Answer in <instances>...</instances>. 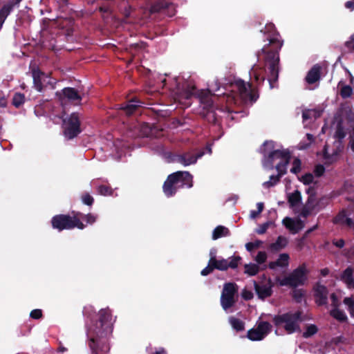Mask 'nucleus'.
Here are the masks:
<instances>
[{
	"mask_svg": "<svg viewBox=\"0 0 354 354\" xmlns=\"http://www.w3.org/2000/svg\"><path fill=\"white\" fill-rule=\"evenodd\" d=\"M304 294L301 289H295L292 291V298L297 303H301L304 300Z\"/></svg>",
	"mask_w": 354,
	"mask_h": 354,
	"instance_id": "obj_45",
	"label": "nucleus"
},
{
	"mask_svg": "<svg viewBox=\"0 0 354 354\" xmlns=\"http://www.w3.org/2000/svg\"><path fill=\"white\" fill-rule=\"evenodd\" d=\"M307 194L308 195L306 205H311L313 204V203L315 201V196H316V189L314 186H310L306 191Z\"/></svg>",
	"mask_w": 354,
	"mask_h": 354,
	"instance_id": "obj_38",
	"label": "nucleus"
},
{
	"mask_svg": "<svg viewBox=\"0 0 354 354\" xmlns=\"http://www.w3.org/2000/svg\"><path fill=\"white\" fill-rule=\"evenodd\" d=\"M345 7L351 10H354V1H348L345 3Z\"/></svg>",
	"mask_w": 354,
	"mask_h": 354,
	"instance_id": "obj_63",
	"label": "nucleus"
},
{
	"mask_svg": "<svg viewBox=\"0 0 354 354\" xmlns=\"http://www.w3.org/2000/svg\"><path fill=\"white\" fill-rule=\"evenodd\" d=\"M283 175H285L284 171L283 172H281L280 174V175L277 174V175H272V176H270V180L268 181H266V182H264L263 183V187L269 189L271 187H273V186L276 185L280 181L281 178Z\"/></svg>",
	"mask_w": 354,
	"mask_h": 354,
	"instance_id": "obj_29",
	"label": "nucleus"
},
{
	"mask_svg": "<svg viewBox=\"0 0 354 354\" xmlns=\"http://www.w3.org/2000/svg\"><path fill=\"white\" fill-rule=\"evenodd\" d=\"M43 316V313L41 309H34L30 313V317L34 319H39Z\"/></svg>",
	"mask_w": 354,
	"mask_h": 354,
	"instance_id": "obj_53",
	"label": "nucleus"
},
{
	"mask_svg": "<svg viewBox=\"0 0 354 354\" xmlns=\"http://www.w3.org/2000/svg\"><path fill=\"white\" fill-rule=\"evenodd\" d=\"M301 313L297 311L295 313H286L275 315L273 317V324L278 328H284L287 332H295L298 328V323L301 322Z\"/></svg>",
	"mask_w": 354,
	"mask_h": 354,
	"instance_id": "obj_8",
	"label": "nucleus"
},
{
	"mask_svg": "<svg viewBox=\"0 0 354 354\" xmlns=\"http://www.w3.org/2000/svg\"><path fill=\"white\" fill-rule=\"evenodd\" d=\"M328 290L326 286L321 284L319 282L316 283L313 286V296L316 304L322 306L328 304Z\"/></svg>",
	"mask_w": 354,
	"mask_h": 354,
	"instance_id": "obj_13",
	"label": "nucleus"
},
{
	"mask_svg": "<svg viewBox=\"0 0 354 354\" xmlns=\"http://www.w3.org/2000/svg\"><path fill=\"white\" fill-rule=\"evenodd\" d=\"M263 71H262V69L259 68L253 70L252 73L250 75L251 76H253L254 81L258 85H260L262 83H263L265 80V76L263 75Z\"/></svg>",
	"mask_w": 354,
	"mask_h": 354,
	"instance_id": "obj_36",
	"label": "nucleus"
},
{
	"mask_svg": "<svg viewBox=\"0 0 354 354\" xmlns=\"http://www.w3.org/2000/svg\"><path fill=\"white\" fill-rule=\"evenodd\" d=\"M25 102V96L21 93H16L12 98V104L16 108L20 107Z\"/></svg>",
	"mask_w": 354,
	"mask_h": 354,
	"instance_id": "obj_39",
	"label": "nucleus"
},
{
	"mask_svg": "<svg viewBox=\"0 0 354 354\" xmlns=\"http://www.w3.org/2000/svg\"><path fill=\"white\" fill-rule=\"evenodd\" d=\"M290 159L285 158L280 161L276 166L275 169H277L278 174L280 175L281 172L284 171L285 174L287 173L286 167L289 164Z\"/></svg>",
	"mask_w": 354,
	"mask_h": 354,
	"instance_id": "obj_41",
	"label": "nucleus"
},
{
	"mask_svg": "<svg viewBox=\"0 0 354 354\" xmlns=\"http://www.w3.org/2000/svg\"><path fill=\"white\" fill-rule=\"evenodd\" d=\"M314 179L313 175L310 173H307L301 176L300 180L304 184V185H310L313 183Z\"/></svg>",
	"mask_w": 354,
	"mask_h": 354,
	"instance_id": "obj_49",
	"label": "nucleus"
},
{
	"mask_svg": "<svg viewBox=\"0 0 354 354\" xmlns=\"http://www.w3.org/2000/svg\"><path fill=\"white\" fill-rule=\"evenodd\" d=\"M196 96L200 103L202 110L200 115L207 120L209 123L214 124H217L218 118L214 111V102L212 100V93L209 89L207 90H197L196 86H192L188 88L187 92V98L191 96Z\"/></svg>",
	"mask_w": 354,
	"mask_h": 354,
	"instance_id": "obj_3",
	"label": "nucleus"
},
{
	"mask_svg": "<svg viewBox=\"0 0 354 354\" xmlns=\"http://www.w3.org/2000/svg\"><path fill=\"white\" fill-rule=\"evenodd\" d=\"M266 259H267V254L264 251L259 252L255 257V261L259 264H262V263H265Z\"/></svg>",
	"mask_w": 354,
	"mask_h": 354,
	"instance_id": "obj_48",
	"label": "nucleus"
},
{
	"mask_svg": "<svg viewBox=\"0 0 354 354\" xmlns=\"http://www.w3.org/2000/svg\"><path fill=\"white\" fill-rule=\"evenodd\" d=\"M330 272V270L328 268H323L320 270V274H322V276L323 277H326L327 276Z\"/></svg>",
	"mask_w": 354,
	"mask_h": 354,
	"instance_id": "obj_64",
	"label": "nucleus"
},
{
	"mask_svg": "<svg viewBox=\"0 0 354 354\" xmlns=\"http://www.w3.org/2000/svg\"><path fill=\"white\" fill-rule=\"evenodd\" d=\"M263 148L261 149L262 153H264L263 165L265 167L272 169L274 168V162L276 159H287L291 158V155L288 149L274 150V142L272 140H266L263 144Z\"/></svg>",
	"mask_w": 354,
	"mask_h": 354,
	"instance_id": "obj_6",
	"label": "nucleus"
},
{
	"mask_svg": "<svg viewBox=\"0 0 354 354\" xmlns=\"http://www.w3.org/2000/svg\"><path fill=\"white\" fill-rule=\"evenodd\" d=\"M89 310L93 311V308L85 307L83 310L84 315L89 319L86 323L87 332H113L117 317H113L112 310L109 307L98 311L97 319H93L91 315H87Z\"/></svg>",
	"mask_w": 354,
	"mask_h": 354,
	"instance_id": "obj_2",
	"label": "nucleus"
},
{
	"mask_svg": "<svg viewBox=\"0 0 354 354\" xmlns=\"http://www.w3.org/2000/svg\"><path fill=\"white\" fill-rule=\"evenodd\" d=\"M340 279L346 284L348 288L354 289L353 269L352 267H347L342 273Z\"/></svg>",
	"mask_w": 354,
	"mask_h": 354,
	"instance_id": "obj_22",
	"label": "nucleus"
},
{
	"mask_svg": "<svg viewBox=\"0 0 354 354\" xmlns=\"http://www.w3.org/2000/svg\"><path fill=\"white\" fill-rule=\"evenodd\" d=\"M204 153V151L194 152L192 151H188L182 153L174 154L172 160L184 166H189L195 164L198 159L201 158Z\"/></svg>",
	"mask_w": 354,
	"mask_h": 354,
	"instance_id": "obj_11",
	"label": "nucleus"
},
{
	"mask_svg": "<svg viewBox=\"0 0 354 354\" xmlns=\"http://www.w3.org/2000/svg\"><path fill=\"white\" fill-rule=\"evenodd\" d=\"M229 322L232 328L237 332L242 331L245 329V323L239 318L230 317Z\"/></svg>",
	"mask_w": 354,
	"mask_h": 354,
	"instance_id": "obj_28",
	"label": "nucleus"
},
{
	"mask_svg": "<svg viewBox=\"0 0 354 354\" xmlns=\"http://www.w3.org/2000/svg\"><path fill=\"white\" fill-rule=\"evenodd\" d=\"M209 260L212 263L214 270L216 269L221 271H225L227 270V259H217L216 257H212L211 258H209Z\"/></svg>",
	"mask_w": 354,
	"mask_h": 354,
	"instance_id": "obj_25",
	"label": "nucleus"
},
{
	"mask_svg": "<svg viewBox=\"0 0 354 354\" xmlns=\"http://www.w3.org/2000/svg\"><path fill=\"white\" fill-rule=\"evenodd\" d=\"M289 255L286 253L281 254L279 258L274 261H270L268 268L271 270L275 269L277 267H286L288 266Z\"/></svg>",
	"mask_w": 354,
	"mask_h": 354,
	"instance_id": "obj_23",
	"label": "nucleus"
},
{
	"mask_svg": "<svg viewBox=\"0 0 354 354\" xmlns=\"http://www.w3.org/2000/svg\"><path fill=\"white\" fill-rule=\"evenodd\" d=\"M140 131L143 137H158L160 135L162 129L155 124L143 123L140 126Z\"/></svg>",
	"mask_w": 354,
	"mask_h": 354,
	"instance_id": "obj_18",
	"label": "nucleus"
},
{
	"mask_svg": "<svg viewBox=\"0 0 354 354\" xmlns=\"http://www.w3.org/2000/svg\"><path fill=\"white\" fill-rule=\"evenodd\" d=\"M241 297L243 299L248 301L253 298V292L246 288H244L241 292Z\"/></svg>",
	"mask_w": 354,
	"mask_h": 354,
	"instance_id": "obj_55",
	"label": "nucleus"
},
{
	"mask_svg": "<svg viewBox=\"0 0 354 354\" xmlns=\"http://www.w3.org/2000/svg\"><path fill=\"white\" fill-rule=\"evenodd\" d=\"M347 218L346 210H341L333 219V223L335 225H344L345 219Z\"/></svg>",
	"mask_w": 354,
	"mask_h": 354,
	"instance_id": "obj_35",
	"label": "nucleus"
},
{
	"mask_svg": "<svg viewBox=\"0 0 354 354\" xmlns=\"http://www.w3.org/2000/svg\"><path fill=\"white\" fill-rule=\"evenodd\" d=\"M272 325L268 322H260L256 329L251 328L247 332H270L272 330Z\"/></svg>",
	"mask_w": 354,
	"mask_h": 354,
	"instance_id": "obj_32",
	"label": "nucleus"
},
{
	"mask_svg": "<svg viewBox=\"0 0 354 354\" xmlns=\"http://www.w3.org/2000/svg\"><path fill=\"white\" fill-rule=\"evenodd\" d=\"M81 122L80 115L73 112L63 120L64 135L68 139L72 140L77 137L81 132Z\"/></svg>",
	"mask_w": 354,
	"mask_h": 354,
	"instance_id": "obj_9",
	"label": "nucleus"
},
{
	"mask_svg": "<svg viewBox=\"0 0 354 354\" xmlns=\"http://www.w3.org/2000/svg\"><path fill=\"white\" fill-rule=\"evenodd\" d=\"M241 258L239 256L237 257H233L230 261H228L227 260V269L229 268H232V269H235L238 267V265H239V262L241 261Z\"/></svg>",
	"mask_w": 354,
	"mask_h": 354,
	"instance_id": "obj_46",
	"label": "nucleus"
},
{
	"mask_svg": "<svg viewBox=\"0 0 354 354\" xmlns=\"http://www.w3.org/2000/svg\"><path fill=\"white\" fill-rule=\"evenodd\" d=\"M346 133L344 130L342 120H340L337 123L335 133V138H337L339 141H341L346 137Z\"/></svg>",
	"mask_w": 354,
	"mask_h": 354,
	"instance_id": "obj_31",
	"label": "nucleus"
},
{
	"mask_svg": "<svg viewBox=\"0 0 354 354\" xmlns=\"http://www.w3.org/2000/svg\"><path fill=\"white\" fill-rule=\"evenodd\" d=\"M308 272L306 264L303 263L293 270L288 276L283 279L277 277L276 281L280 286H289L296 288L298 286L304 285L308 279Z\"/></svg>",
	"mask_w": 354,
	"mask_h": 354,
	"instance_id": "obj_7",
	"label": "nucleus"
},
{
	"mask_svg": "<svg viewBox=\"0 0 354 354\" xmlns=\"http://www.w3.org/2000/svg\"><path fill=\"white\" fill-rule=\"evenodd\" d=\"M325 172V167L322 165H317L314 169L315 175L317 177H321Z\"/></svg>",
	"mask_w": 354,
	"mask_h": 354,
	"instance_id": "obj_54",
	"label": "nucleus"
},
{
	"mask_svg": "<svg viewBox=\"0 0 354 354\" xmlns=\"http://www.w3.org/2000/svg\"><path fill=\"white\" fill-rule=\"evenodd\" d=\"M338 86H341L339 94L343 99L350 97L353 94V88L349 85H344L343 82L340 81Z\"/></svg>",
	"mask_w": 354,
	"mask_h": 354,
	"instance_id": "obj_30",
	"label": "nucleus"
},
{
	"mask_svg": "<svg viewBox=\"0 0 354 354\" xmlns=\"http://www.w3.org/2000/svg\"><path fill=\"white\" fill-rule=\"evenodd\" d=\"M352 317H354V300L351 297H345L343 301Z\"/></svg>",
	"mask_w": 354,
	"mask_h": 354,
	"instance_id": "obj_42",
	"label": "nucleus"
},
{
	"mask_svg": "<svg viewBox=\"0 0 354 354\" xmlns=\"http://www.w3.org/2000/svg\"><path fill=\"white\" fill-rule=\"evenodd\" d=\"M261 244V241L259 240L254 242H248L245 244V248L248 251L252 252L254 249L259 248Z\"/></svg>",
	"mask_w": 354,
	"mask_h": 354,
	"instance_id": "obj_47",
	"label": "nucleus"
},
{
	"mask_svg": "<svg viewBox=\"0 0 354 354\" xmlns=\"http://www.w3.org/2000/svg\"><path fill=\"white\" fill-rule=\"evenodd\" d=\"M268 226H269V223H265L259 226V227L257 229V232L259 234H264L267 231V230L268 228Z\"/></svg>",
	"mask_w": 354,
	"mask_h": 354,
	"instance_id": "obj_57",
	"label": "nucleus"
},
{
	"mask_svg": "<svg viewBox=\"0 0 354 354\" xmlns=\"http://www.w3.org/2000/svg\"><path fill=\"white\" fill-rule=\"evenodd\" d=\"M330 315L341 322H345L347 319V317L345 313L339 310L338 308H335L331 310Z\"/></svg>",
	"mask_w": 354,
	"mask_h": 354,
	"instance_id": "obj_33",
	"label": "nucleus"
},
{
	"mask_svg": "<svg viewBox=\"0 0 354 354\" xmlns=\"http://www.w3.org/2000/svg\"><path fill=\"white\" fill-rule=\"evenodd\" d=\"M80 216H81V212L74 210L68 214H56L52 217L50 221L52 227L59 232L74 228L84 230L86 227V224L80 220Z\"/></svg>",
	"mask_w": 354,
	"mask_h": 354,
	"instance_id": "obj_5",
	"label": "nucleus"
},
{
	"mask_svg": "<svg viewBox=\"0 0 354 354\" xmlns=\"http://www.w3.org/2000/svg\"><path fill=\"white\" fill-rule=\"evenodd\" d=\"M322 67L319 64H315L307 73L305 80L308 84H313L321 79Z\"/></svg>",
	"mask_w": 354,
	"mask_h": 354,
	"instance_id": "obj_20",
	"label": "nucleus"
},
{
	"mask_svg": "<svg viewBox=\"0 0 354 354\" xmlns=\"http://www.w3.org/2000/svg\"><path fill=\"white\" fill-rule=\"evenodd\" d=\"M81 200L82 202L87 206H92L94 203L93 197L88 192L82 194Z\"/></svg>",
	"mask_w": 354,
	"mask_h": 354,
	"instance_id": "obj_43",
	"label": "nucleus"
},
{
	"mask_svg": "<svg viewBox=\"0 0 354 354\" xmlns=\"http://www.w3.org/2000/svg\"><path fill=\"white\" fill-rule=\"evenodd\" d=\"M32 75L35 88L39 92H41L43 90V81H45V77H48L47 75L38 68L32 69Z\"/></svg>",
	"mask_w": 354,
	"mask_h": 354,
	"instance_id": "obj_19",
	"label": "nucleus"
},
{
	"mask_svg": "<svg viewBox=\"0 0 354 354\" xmlns=\"http://www.w3.org/2000/svg\"><path fill=\"white\" fill-rule=\"evenodd\" d=\"M266 333H247L246 337L252 341L261 340L264 338Z\"/></svg>",
	"mask_w": 354,
	"mask_h": 354,
	"instance_id": "obj_50",
	"label": "nucleus"
},
{
	"mask_svg": "<svg viewBox=\"0 0 354 354\" xmlns=\"http://www.w3.org/2000/svg\"><path fill=\"white\" fill-rule=\"evenodd\" d=\"M273 286L274 284L270 278L266 280L265 283L262 284H259L254 281L255 291L259 298L261 299H264L272 295Z\"/></svg>",
	"mask_w": 354,
	"mask_h": 354,
	"instance_id": "obj_16",
	"label": "nucleus"
},
{
	"mask_svg": "<svg viewBox=\"0 0 354 354\" xmlns=\"http://www.w3.org/2000/svg\"><path fill=\"white\" fill-rule=\"evenodd\" d=\"M97 192L99 194L104 196H112L113 189L110 185H100L97 187Z\"/></svg>",
	"mask_w": 354,
	"mask_h": 354,
	"instance_id": "obj_34",
	"label": "nucleus"
},
{
	"mask_svg": "<svg viewBox=\"0 0 354 354\" xmlns=\"http://www.w3.org/2000/svg\"><path fill=\"white\" fill-rule=\"evenodd\" d=\"M259 271V266L254 263L245 265V273L250 276L256 275Z\"/></svg>",
	"mask_w": 354,
	"mask_h": 354,
	"instance_id": "obj_37",
	"label": "nucleus"
},
{
	"mask_svg": "<svg viewBox=\"0 0 354 354\" xmlns=\"http://www.w3.org/2000/svg\"><path fill=\"white\" fill-rule=\"evenodd\" d=\"M235 85L242 98L245 100L249 99L252 102L257 100L259 95L254 93L252 91L248 89V88H251V84L248 83L247 86L243 80H239L235 82Z\"/></svg>",
	"mask_w": 354,
	"mask_h": 354,
	"instance_id": "obj_15",
	"label": "nucleus"
},
{
	"mask_svg": "<svg viewBox=\"0 0 354 354\" xmlns=\"http://www.w3.org/2000/svg\"><path fill=\"white\" fill-rule=\"evenodd\" d=\"M345 46L348 49V50L354 52V41L351 39L346 41Z\"/></svg>",
	"mask_w": 354,
	"mask_h": 354,
	"instance_id": "obj_60",
	"label": "nucleus"
},
{
	"mask_svg": "<svg viewBox=\"0 0 354 354\" xmlns=\"http://www.w3.org/2000/svg\"><path fill=\"white\" fill-rule=\"evenodd\" d=\"M311 206L312 205H307L306 204V206L303 207V208L301 209L300 215L304 218H307L310 215L312 209H313V207Z\"/></svg>",
	"mask_w": 354,
	"mask_h": 354,
	"instance_id": "obj_52",
	"label": "nucleus"
},
{
	"mask_svg": "<svg viewBox=\"0 0 354 354\" xmlns=\"http://www.w3.org/2000/svg\"><path fill=\"white\" fill-rule=\"evenodd\" d=\"M214 268H213L212 263L210 260L208 261L207 266L201 270V274L203 276H207L212 273L214 271Z\"/></svg>",
	"mask_w": 354,
	"mask_h": 354,
	"instance_id": "obj_51",
	"label": "nucleus"
},
{
	"mask_svg": "<svg viewBox=\"0 0 354 354\" xmlns=\"http://www.w3.org/2000/svg\"><path fill=\"white\" fill-rule=\"evenodd\" d=\"M330 299L332 301L331 305L333 306V308H338L340 304L338 297L335 293H332L330 295Z\"/></svg>",
	"mask_w": 354,
	"mask_h": 354,
	"instance_id": "obj_56",
	"label": "nucleus"
},
{
	"mask_svg": "<svg viewBox=\"0 0 354 354\" xmlns=\"http://www.w3.org/2000/svg\"><path fill=\"white\" fill-rule=\"evenodd\" d=\"M142 102L139 100L138 98L134 97L130 100H128L124 104L120 105V109L124 112L127 116H130L136 113L139 109L142 106Z\"/></svg>",
	"mask_w": 354,
	"mask_h": 354,
	"instance_id": "obj_17",
	"label": "nucleus"
},
{
	"mask_svg": "<svg viewBox=\"0 0 354 354\" xmlns=\"http://www.w3.org/2000/svg\"><path fill=\"white\" fill-rule=\"evenodd\" d=\"M283 223L286 227L290 230L293 234L297 233L304 227V223L301 220L298 219L295 221L289 217L285 218L283 220Z\"/></svg>",
	"mask_w": 354,
	"mask_h": 354,
	"instance_id": "obj_21",
	"label": "nucleus"
},
{
	"mask_svg": "<svg viewBox=\"0 0 354 354\" xmlns=\"http://www.w3.org/2000/svg\"><path fill=\"white\" fill-rule=\"evenodd\" d=\"M186 186L190 188L193 186L192 176L189 171H178L167 176L165 181L162 189L167 197L173 196L177 190Z\"/></svg>",
	"mask_w": 354,
	"mask_h": 354,
	"instance_id": "obj_4",
	"label": "nucleus"
},
{
	"mask_svg": "<svg viewBox=\"0 0 354 354\" xmlns=\"http://www.w3.org/2000/svg\"><path fill=\"white\" fill-rule=\"evenodd\" d=\"M287 244V239L284 236H279L277 237L276 241L270 245V248L272 251H279L284 248Z\"/></svg>",
	"mask_w": 354,
	"mask_h": 354,
	"instance_id": "obj_26",
	"label": "nucleus"
},
{
	"mask_svg": "<svg viewBox=\"0 0 354 354\" xmlns=\"http://www.w3.org/2000/svg\"><path fill=\"white\" fill-rule=\"evenodd\" d=\"M237 291L238 287L236 283L229 282L224 284L221 296V304L224 310H226L234 305L236 303L234 296Z\"/></svg>",
	"mask_w": 354,
	"mask_h": 354,
	"instance_id": "obj_10",
	"label": "nucleus"
},
{
	"mask_svg": "<svg viewBox=\"0 0 354 354\" xmlns=\"http://www.w3.org/2000/svg\"><path fill=\"white\" fill-rule=\"evenodd\" d=\"M260 31L268 35L267 39L269 43L261 48V52L258 53V56H260V53L263 55L265 71L268 73L270 86L272 88L279 78V51L283 41L281 39V36L272 23L267 24Z\"/></svg>",
	"mask_w": 354,
	"mask_h": 354,
	"instance_id": "obj_1",
	"label": "nucleus"
},
{
	"mask_svg": "<svg viewBox=\"0 0 354 354\" xmlns=\"http://www.w3.org/2000/svg\"><path fill=\"white\" fill-rule=\"evenodd\" d=\"M313 113V111L310 109L304 111L302 113V118L304 121H306L308 119L311 118Z\"/></svg>",
	"mask_w": 354,
	"mask_h": 354,
	"instance_id": "obj_58",
	"label": "nucleus"
},
{
	"mask_svg": "<svg viewBox=\"0 0 354 354\" xmlns=\"http://www.w3.org/2000/svg\"><path fill=\"white\" fill-rule=\"evenodd\" d=\"M97 218V215H95L91 213L84 214L81 212V216H80V221H81V219L84 220V221H86V224H88V225H93L94 223L96 222Z\"/></svg>",
	"mask_w": 354,
	"mask_h": 354,
	"instance_id": "obj_40",
	"label": "nucleus"
},
{
	"mask_svg": "<svg viewBox=\"0 0 354 354\" xmlns=\"http://www.w3.org/2000/svg\"><path fill=\"white\" fill-rule=\"evenodd\" d=\"M230 235L229 229L223 225H218L215 227L212 232V239L217 240L223 236H228Z\"/></svg>",
	"mask_w": 354,
	"mask_h": 354,
	"instance_id": "obj_24",
	"label": "nucleus"
},
{
	"mask_svg": "<svg viewBox=\"0 0 354 354\" xmlns=\"http://www.w3.org/2000/svg\"><path fill=\"white\" fill-rule=\"evenodd\" d=\"M344 225H346L351 228H354V221L352 218L347 216V218L345 219Z\"/></svg>",
	"mask_w": 354,
	"mask_h": 354,
	"instance_id": "obj_61",
	"label": "nucleus"
},
{
	"mask_svg": "<svg viewBox=\"0 0 354 354\" xmlns=\"http://www.w3.org/2000/svg\"><path fill=\"white\" fill-rule=\"evenodd\" d=\"M57 94L59 95V99L62 101L66 100L75 104H80V102L82 100V97L79 91L73 87H65L61 91L60 93H57Z\"/></svg>",
	"mask_w": 354,
	"mask_h": 354,
	"instance_id": "obj_14",
	"label": "nucleus"
},
{
	"mask_svg": "<svg viewBox=\"0 0 354 354\" xmlns=\"http://www.w3.org/2000/svg\"><path fill=\"white\" fill-rule=\"evenodd\" d=\"M301 201V192L299 190H295L293 193L288 196V202L290 207L297 206Z\"/></svg>",
	"mask_w": 354,
	"mask_h": 354,
	"instance_id": "obj_27",
	"label": "nucleus"
},
{
	"mask_svg": "<svg viewBox=\"0 0 354 354\" xmlns=\"http://www.w3.org/2000/svg\"><path fill=\"white\" fill-rule=\"evenodd\" d=\"M334 245H335L338 248H342L345 245V241L344 239H340L338 240H334L333 241Z\"/></svg>",
	"mask_w": 354,
	"mask_h": 354,
	"instance_id": "obj_59",
	"label": "nucleus"
},
{
	"mask_svg": "<svg viewBox=\"0 0 354 354\" xmlns=\"http://www.w3.org/2000/svg\"><path fill=\"white\" fill-rule=\"evenodd\" d=\"M317 327L314 325V324H310L309 326H308L307 327V329H306V332H308V333H314V332H317Z\"/></svg>",
	"mask_w": 354,
	"mask_h": 354,
	"instance_id": "obj_62",
	"label": "nucleus"
},
{
	"mask_svg": "<svg viewBox=\"0 0 354 354\" xmlns=\"http://www.w3.org/2000/svg\"><path fill=\"white\" fill-rule=\"evenodd\" d=\"M301 162L299 158H295L292 162V167L290 169V172L295 174H297L301 171Z\"/></svg>",
	"mask_w": 354,
	"mask_h": 354,
	"instance_id": "obj_44",
	"label": "nucleus"
},
{
	"mask_svg": "<svg viewBox=\"0 0 354 354\" xmlns=\"http://www.w3.org/2000/svg\"><path fill=\"white\" fill-rule=\"evenodd\" d=\"M151 13H162L172 17L175 15V10L172 3L168 0H156L151 4Z\"/></svg>",
	"mask_w": 354,
	"mask_h": 354,
	"instance_id": "obj_12",
	"label": "nucleus"
}]
</instances>
